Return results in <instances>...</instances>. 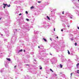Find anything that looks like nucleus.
Returning <instances> with one entry per match:
<instances>
[{
	"instance_id": "obj_1",
	"label": "nucleus",
	"mask_w": 79,
	"mask_h": 79,
	"mask_svg": "<svg viewBox=\"0 0 79 79\" xmlns=\"http://www.w3.org/2000/svg\"><path fill=\"white\" fill-rule=\"evenodd\" d=\"M3 5H4V6H3V8L4 9L5 8V7H6V6H7V4H4V3H3Z\"/></svg>"
},
{
	"instance_id": "obj_15",
	"label": "nucleus",
	"mask_w": 79,
	"mask_h": 79,
	"mask_svg": "<svg viewBox=\"0 0 79 79\" xmlns=\"http://www.w3.org/2000/svg\"><path fill=\"white\" fill-rule=\"evenodd\" d=\"M70 75H71V76H72V75H73V73H71L70 74Z\"/></svg>"
},
{
	"instance_id": "obj_32",
	"label": "nucleus",
	"mask_w": 79,
	"mask_h": 79,
	"mask_svg": "<svg viewBox=\"0 0 79 79\" xmlns=\"http://www.w3.org/2000/svg\"><path fill=\"white\" fill-rule=\"evenodd\" d=\"M1 35H3L2 34H1Z\"/></svg>"
},
{
	"instance_id": "obj_7",
	"label": "nucleus",
	"mask_w": 79,
	"mask_h": 79,
	"mask_svg": "<svg viewBox=\"0 0 79 79\" xmlns=\"http://www.w3.org/2000/svg\"><path fill=\"white\" fill-rule=\"evenodd\" d=\"M22 51H23V49H21V50H19V52H22Z\"/></svg>"
},
{
	"instance_id": "obj_8",
	"label": "nucleus",
	"mask_w": 79,
	"mask_h": 79,
	"mask_svg": "<svg viewBox=\"0 0 79 79\" xmlns=\"http://www.w3.org/2000/svg\"><path fill=\"white\" fill-rule=\"evenodd\" d=\"M10 6H11L10 5V4H9V5H7V7H10Z\"/></svg>"
},
{
	"instance_id": "obj_4",
	"label": "nucleus",
	"mask_w": 79,
	"mask_h": 79,
	"mask_svg": "<svg viewBox=\"0 0 79 79\" xmlns=\"http://www.w3.org/2000/svg\"><path fill=\"white\" fill-rule=\"evenodd\" d=\"M43 40L45 41V42H47V40L45 38H43Z\"/></svg>"
},
{
	"instance_id": "obj_16",
	"label": "nucleus",
	"mask_w": 79,
	"mask_h": 79,
	"mask_svg": "<svg viewBox=\"0 0 79 79\" xmlns=\"http://www.w3.org/2000/svg\"><path fill=\"white\" fill-rule=\"evenodd\" d=\"M26 14H28V12H27V11H26Z\"/></svg>"
},
{
	"instance_id": "obj_23",
	"label": "nucleus",
	"mask_w": 79,
	"mask_h": 79,
	"mask_svg": "<svg viewBox=\"0 0 79 79\" xmlns=\"http://www.w3.org/2000/svg\"><path fill=\"white\" fill-rule=\"evenodd\" d=\"M54 31H55V28H54Z\"/></svg>"
},
{
	"instance_id": "obj_29",
	"label": "nucleus",
	"mask_w": 79,
	"mask_h": 79,
	"mask_svg": "<svg viewBox=\"0 0 79 79\" xmlns=\"http://www.w3.org/2000/svg\"><path fill=\"white\" fill-rule=\"evenodd\" d=\"M71 40H73V39H71Z\"/></svg>"
},
{
	"instance_id": "obj_13",
	"label": "nucleus",
	"mask_w": 79,
	"mask_h": 79,
	"mask_svg": "<svg viewBox=\"0 0 79 79\" xmlns=\"http://www.w3.org/2000/svg\"><path fill=\"white\" fill-rule=\"evenodd\" d=\"M41 1H38V3H41Z\"/></svg>"
},
{
	"instance_id": "obj_27",
	"label": "nucleus",
	"mask_w": 79,
	"mask_h": 79,
	"mask_svg": "<svg viewBox=\"0 0 79 79\" xmlns=\"http://www.w3.org/2000/svg\"><path fill=\"white\" fill-rule=\"evenodd\" d=\"M38 48H40V46H38Z\"/></svg>"
},
{
	"instance_id": "obj_11",
	"label": "nucleus",
	"mask_w": 79,
	"mask_h": 79,
	"mask_svg": "<svg viewBox=\"0 0 79 79\" xmlns=\"http://www.w3.org/2000/svg\"><path fill=\"white\" fill-rule=\"evenodd\" d=\"M68 53L69 55V54H70V52H69V50H68Z\"/></svg>"
},
{
	"instance_id": "obj_10",
	"label": "nucleus",
	"mask_w": 79,
	"mask_h": 79,
	"mask_svg": "<svg viewBox=\"0 0 79 79\" xmlns=\"http://www.w3.org/2000/svg\"><path fill=\"white\" fill-rule=\"evenodd\" d=\"M77 43H75V46H77Z\"/></svg>"
},
{
	"instance_id": "obj_2",
	"label": "nucleus",
	"mask_w": 79,
	"mask_h": 79,
	"mask_svg": "<svg viewBox=\"0 0 79 79\" xmlns=\"http://www.w3.org/2000/svg\"><path fill=\"white\" fill-rule=\"evenodd\" d=\"M7 60H8V61H11V60L10 58H6Z\"/></svg>"
},
{
	"instance_id": "obj_30",
	"label": "nucleus",
	"mask_w": 79,
	"mask_h": 79,
	"mask_svg": "<svg viewBox=\"0 0 79 79\" xmlns=\"http://www.w3.org/2000/svg\"><path fill=\"white\" fill-rule=\"evenodd\" d=\"M79 70H77V72H79Z\"/></svg>"
},
{
	"instance_id": "obj_24",
	"label": "nucleus",
	"mask_w": 79,
	"mask_h": 79,
	"mask_svg": "<svg viewBox=\"0 0 79 79\" xmlns=\"http://www.w3.org/2000/svg\"><path fill=\"white\" fill-rule=\"evenodd\" d=\"M26 66H29V65H28L27 64H26Z\"/></svg>"
},
{
	"instance_id": "obj_33",
	"label": "nucleus",
	"mask_w": 79,
	"mask_h": 79,
	"mask_svg": "<svg viewBox=\"0 0 79 79\" xmlns=\"http://www.w3.org/2000/svg\"><path fill=\"white\" fill-rule=\"evenodd\" d=\"M16 31H17V29H16Z\"/></svg>"
},
{
	"instance_id": "obj_6",
	"label": "nucleus",
	"mask_w": 79,
	"mask_h": 79,
	"mask_svg": "<svg viewBox=\"0 0 79 79\" xmlns=\"http://www.w3.org/2000/svg\"><path fill=\"white\" fill-rule=\"evenodd\" d=\"M60 66L61 68H63V65H61V64H60Z\"/></svg>"
},
{
	"instance_id": "obj_5",
	"label": "nucleus",
	"mask_w": 79,
	"mask_h": 79,
	"mask_svg": "<svg viewBox=\"0 0 79 79\" xmlns=\"http://www.w3.org/2000/svg\"><path fill=\"white\" fill-rule=\"evenodd\" d=\"M47 17L48 19H49V20H50V17H48V16H47Z\"/></svg>"
},
{
	"instance_id": "obj_25",
	"label": "nucleus",
	"mask_w": 79,
	"mask_h": 79,
	"mask_svg": "<svg viewBox=\"0 0 79 79\" xmlns=\"http://www.w3.org/2000/svg\"><path fill=\"white\" fill-rule=\"evenodd\" d=\"M23 51H24V52H25V50L24 49L23 50Z\"/></svg>"
},
{
	"instance_id": "obj_34",
	"label": "nucleus",
	"mask_w": 79,
	"mask_h": 79,
	"mask_svg": "<svg viewBox=\"0 0 79 79\" xmlns=\"http://www.w3.org/2000/svg\"><path fill=\"white\" fill-rule=\"evenodd\" d=\"M46 78H47V77H46Z\"/></svg>"
},
{
	"instance_id": "obj_9",
	"label": "nucleus",
	"mask_w": 79,
	"mask_h": 79,
	"mask_svg": "<svg viewBox=\"0 0 79 79\" xmlns=\"http://www.w3.org/2000/svg\"><path fill=\"white\" fill-rule=\"evenodd\" d=\"M50 70L51 71H52V73L53 72V71L52 69H50Z\"/></svg>"
},
{
	"instance_id": "obj_17",
	"label": "nucleus",
	"mask_w": 79,
	"mask_h": 79,
	"mask_svg": "<svg viewBox=\"0 0 79 79\" xmlns=\"http://www.w3.org/2000/svg\"><path fill=\"white\" fill-rule=\"evenodd\" d=\"M22 15V14H20L19 15V16H21V15Z\"/></svg>"
},
{
	"instance_id": "obj_21",
	"label": "nucleus",
	"mask_w": 79,
	"mask_h": 79,
	"mask_svg": "<svg viewBox=\"0 0 79 79\" xmlns=\"http://www.w3.org/2000/svg\"><path fill=\"white\" fill-rule=\"evenodd\" d=\"M77 28L78 29H79V27H77Z\"/></svg>"
},
{
	"instance_id": "obj_3",
	"label": "nucleus",
	"mask_w": 79,
	"mask_h": 79,
	"mask_svg": "<svg viewBox=\"0 0 79 79\" xmlns=\"http://www.w3.org/2000/svg\"><path fill=\"white\" fill-rule=\"evenodd\" d=\"M34 8V7L33 6H32L31 7H30L31 9H33V8Z\"/></svg>"
},
{
	"instance_id": "obj_14",
	"label": "nucleus",
	"mask_w": 79,
	"mask_h": 79,
	"mask_svg": "<svg viewBox=\"0 0 79 79\" xmlns=\"http://www.w3.org/2000/svg\"><path fill=\"white\" fill-rule=\"evenodd\" d=\"M79 63H78L77 64H76V66H79Z\"/></svg>"
},
{
	"instance_id": "obj_19",
	"label": "nucleus",
	"mask_w": 79,
	"mask_h": 79,
	"mask_svg": "<svg viewBox=\"0 0 79 79\" xmlns=\"http://www.w3.org/2000/svg\"><path fill=\"white\" fill-rule=\"evenodd\" d=\"M62 14H63V15H64V11H63L62 12Z\"/></svg>"
},
{
	"instance_id": "obj_31",
	"label": "nucleus",
	"mask_w": 79,
	"mask_h": 79,
	"mask_svg": "<svg viewBox=\"0 0 79 79\" xmlns=\"http://www.w3.org/2000/svg\"><path fill=\"white\" fill-rule=\"evenodd\" d=\"M77 74H79V72H77Z\"/></svg>"
},
{
	"instance_id": "obj_35",
	"label": "nucleus",
	"mask_w": 79,
	"mask_h": 79,
	"mask_svg": "<svg viewBox=\"0 0 79 79\" xmlns=\"http://www.w3.org/2000/svg\"><path fill=\"white\" fill-rule=\"evenodd\" d=\"M78 1H79V0H78Z\"/></svg>"
},
{
	"instance_id": "obj_18",
	"label": "nucleus",
	"mask_w": 79,
	"mask_h": 79,
	"mask_svg": "<svg viewBox=\"0 0 79 79\" xmlns=\"http://www.w3.org/2000/svg\"><path fill=\"white\" fill-rule=\"evenodd\" d=\"M40 69H42V67H41L40 68Z\"/></svg>"
},
{
	"instance_id": "obj_36",
	"label": "nucleus",
	"mask_w": 79,
	"mask_h": 79,
	"mask_svg": "<svg viewBox=\"0 0 79 79\" xmlns=\"http://www.w3.org/2000/svg\"><path fill=\"white\" fill-rule=\"evenodd\" d=\"M50 55H52L51 54Z\"/></svg>"
},
{
	"instance_id": "obj_20",
	"label": "nucleus",
	"mask_w": 79,
	"mask_h": 79,
	"mask_svg": "<svg viewBox=\"0 0 79 79\" xmlns=\"http://www.w3.org/2000/svg\"><path fill=\"white\" fill-rule=\"evenodd\" d=\"M16 65L15 66V69H16Z\"/></svg>"
},
{
	"instance_id": "obj_22",
	"label": "nucleus",
	"mask_w": 79,
	"mask_h": 79,
	"mask_svg": "<svg viewBox=\"0 0 79 79\" xmlns=\"http://www.w3.org/2000/svg\"><path fill=\"white\" fill-rule=\"evenodd\" d=\"M61 31H62V32H63V29H61Z\"/></svg>"
},
{
	"instance_id": "obj_26",
	"label": "nucleus",
	"mask_w": 79,
	"mask_h": 79,
	"mask_svg": "<svg viewBox=\"0 0 79 79\" xmlns=\"http://www.w3.org/2000/svg\"><path fill=\"white\" fill-rule=\"evenodd\" d=\"M56 38H57V39H58V36Z\"/></svg>"
},
{
	"instance_id": "obj_28",
	"label": "nucleus",
	"mask_w": 79,
	"mask_h": 79,
	"mask_svg": "<svg viewBox=\"0 0 79 79\" xmlns=\"http://www.w3.org/2000/svg\"><path fill=\"white\" fill-rule=\"evenodd\" d=\"M1 19H2V18H1L0 19V20H1Z\"/></svg>"
},
{
	"instance_id": "obj_12",
	"label": "nucleus",
	"mask_w": 79,
	"mask_h": 79,
	"mask_svg": "<svg viewBox=\"0 0 79 79\" xmlns=\"http://www.w3.org/2000/svg\"><path fill=\"white\" fill-rule=\"evenodd\" d=\"M26 20L27 21H29V19H27Z\"/></svg>"
}]
</instances>
